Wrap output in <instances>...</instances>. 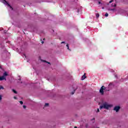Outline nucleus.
<instances>
[{"label": "nucleus", "instance_id": "obj_34", "mask_svg": "<svg viewBox=\"0 0 128 128\" xmlns=\"http://www.w3.org/2000/svg\"><path fill=\"white\" fill-rule=\"evenodd\" d=\"M44 40H45V38H44Z\"/></svg>", "mask_w": 128, "mask_h": 128}, {"label": "nucleus", "instance_id": "obj_9", "mask_svg": "<svg viewBox=\"0 0 128 128\" xmlns=\"http://www.w3.org/2000/svg\"><path fill=\"white\" fill-rule=\"evenodd\" d=\"M96 18H100V14L98 13L96 14Z\"/></svg>", "mask_w": 128, "mask_h": 128}, {"label": "nucleus", "instance_id": "obj_31", "mask_svg": "<svg viewBox=\"0 0 128 128\" xmlns=\"http://www.w3.org/2000/svg\"><path fill=\"white\" fill-rule=\"evenodd\" d=\"M18 80H20V79H18Z\"/></svg>", "mask_w": 128, "mask_h": 128}, {"label": "nucleus", "instance_id": "obj_18", "mask_svg": "<svg viewBox=\"0 0 128 128\" xmlns=\"http://www.w3.org/2000/svg\"><path fill=\"white\" fill-rule=\"evenodd\" d=\"M112 2H114V0H111L109 2V4H112Z\"/></svg>", "mask_w": 128, "mask_h": 128}, {"label": "nucleus", "instance_id": "obj_29", "mask_svg": "<svg viewBox=\"0 0 128 128\" xmlns=\"http://www.w3.org/2000/svg\"><path fill=\"white\" fill-rule=\"evenodd\" d=\"M102 10H104V8L102 7Z\"/></svg>", "mask_w": 128, "mask_h": 128}, {"label": "nucleus", "instance_id": "obj_5", "mask_svg": "<svg viewBox=\"0 0 128 128\" xmlns=\"http://www.w3.org/2000/svg\"><path fill=\"white\" fill-rule=\"evenodd\" d=\"M6 80L4 76H3L0 77V80Z\"/></svg>", "mask_w": 128, "mask_h": 128}, {"label": "nucleus", "instance_id": "obj_22", "mask_svg": "<svg viewBox=\"0 0 128 128\" xmlns=\"http://www.w3.org/2000/svg\"><path fill=\"white\" fill-rule=\"evenodd\" d=\"M97 112H100V109L98 108V110H97Z\"/></svg>", "mask_w": 128, "mask_h": 128}, {"label": "nucleus", "instance_id": "obj_33", "mask_svg": "<svg viewBox=\"0 0 128 128\" xmlns=\"http://www.w3.org/2000/svg\"><path fill=\"white\" fill-rule=\"evenodd\" d=\"M96 12H98V11L96 10Z\"/></svg>", "mask_w": 128, "mask_h": 128}, {"label": "nucleus", "instance_id": "obj_19", "mask_svg": "<svg viewBox=\"0 0 128 128\" xmlns=\"http://www.w3.org/2000/svg\"><path fill=\"white\" fill-rule=\"evenodd\" d=\"M23 108H26V106L25 105H24Z\"/></svg>", "mask_w": 128, "mask_h": 128}, {"label": "nucleus", "instance_id": "obj_6", "mask_svg": "<svg viewBox=\"0 0 128 128\" xmlns=\"http://www.w3.org/2000/svg\"><path fill=\"white\" fill-rule=\"evenodd\" d=\"M85 78H86V73L82 77V80H84Z\"/></svg>", "mask_w": 128, "mask_h": 128}, {"label": "nucleus", "instance_id": "obj_25", "mask_svg": "<svg viewBox=\"0 0 128 128\" xmlns=\"http://www.w3.org/2000/svg\"><path fill=\"white\" fill-rule=\"evenodd\" d=\"M96 120V118H93L92 120Z\"/></svg>", "mask_w": 128, "mask_h": 128}, {"label": "nucleus", "instance_id": "obj_24", "mask_svg": "<svg viewBox=\"0 0 128 128\" xmlns=\"http://www.w3.org/2000/svg\"><path fill=\"white\" fill-rule=\"evenodd\" d=\"M66 43V42H61V44H65Z\"/></svg>", "mask_w": 128, "mask_h": 128}, {"label": "nucleus", "instance_id": "obj_23", "mask_svg": "<svg viewBox=\"0 0 128 128\" xmlns=\"http://www.w3.org/2000/svg\"><path fill=\"white\" fill-rule=\"evenodd\" d=\"M114 6V7L116 6V4H114V6Z\"/></svg>", "mask_w": 128, "mask_h": 128}, {"label": "nucleus", "instance_id": "obj_13", "mask_svg": "<svg viewBox=\"0 0 128 128\" xmlns=\"http://www.w3.org/2000/svg\"><path fill=\"white\" fill-rule=\"evenodd\" d=\"M49 106L48 103H46L45 105H44V106Z\"/></svg>", "mask_w": 128, "mask_h": 128}, {"label": "nucleus", "instance_id": "obj_30", "mask_svg": "<svg viewBox=\"0 0 128 128\" xmlns=\"http://www.w3.org/2000/svg\"><path fill=\"white\" fill-rule=\"evenodd\" d=\"M0 68H2V66H0Z\"/></svg>", "mask_w": 128, "mask_h": 128}, {"label": "nucleus", "instance_id": "obj_1", "mask_svg": "<svg viewBox=\"0 0 128 128\" xmlns=\"http://www.w3.org/2000/svg\"><path fill=\"white\" fill-rule=\"evenodd\" d=\"M112 105L110 104H108V102H104L102 106H100V108L102 110V108H104L105 110H108L110 108H112Z\"/></svg>", "mask_w": 128, "mask_h": 128}, {"label": "nucleus", "instance_id": "obj_7", "mask_svg": "<svg viewBox=\"0 0 128 128\" xmlns=\"http://www.w3.org/2000/svg\"><path fill=\"white\" fill-rule=\"evenodd\" d=\"M108 10H112V12H116V8H113V9L109 8L108 9Z\"/></svg>", "mask_w": 128, "mask_h": 128}, {"label": "nucleus", "instance_id": "obj_20", "mask_svg": "<svg viewBox=\"0 0 128 128\" xmlns=\"http://www.w3.org/2000/svg\"><path fill=\"white\" fill-rule=\"evenodd\" d=\"M2 95H0V100H2Z\"/></svg>", "mask_w": 128, "mask_h": 128}, {"label": "nucleus", "instance_id": "obj_3", "mask_svg": "<svg viewBox=\"0 0 128 128\" xmlns=\"http://www.w3.org/2000/svg\"><path fill=\"white\" fill-rule=\"evenodd\" d=\"M106 90V87L104 86H102L100 90V92L101 94H104V90Z\"/></svg>", "mask_w": 128, "mask_h": 128}, {"label": "nucleus", "instance_id": "obj_2", "mask_svg": "<svg viewBox=\"0 0 128 128\" xmlns=\"http://www.w3.org/2000/svg\"><path fill=\"white\" fill-rule=\"evenodd\" d=\"M2 2L3 4H6L7 6H10V8L12 9V10H14V8H12V6H10V5L8 2H6V0H2Z\"/></svg>", "mask_w": 128, "mask_h": 128}, {"label": "nucleus", "instance_id": "obj_15", "mask_svg": "<svg viewBox=\"0 0 128 128\" xmlns=\"http://www.w3.org/2000/svg\"><path fill=\"white\" fill-rule=\"evenodd\" d=\"M105 16H106V17L108 16V14L106 13V14H105Z\"/></svg>", "mask_w": 128, "mask_h": 128}, {"label": "nucleus", "instance_id": "obj_11", "mask_svg": "<svg viewBox=\"0 0 128 128\" xmlns=\"http://www.w3.org/2000/svg\"><path fill=\"white\" fill-rule=\"evenodd\" d=\"M0 90H4V86H0Z\"/></svg>", "mask_w": 128, "mask_h": 128}, {"label": "nucleus", "instance_id": "obj_4", "mask_svg": "<svg viewBox=\"0 0 128 128\" xmlns=\"http://www.w3.org/2000/svg\"><path fill=\"white\" fill-rule=\"evenodd\" d=\"M120 110V106H116L114 108V110L116 111V112H118Z\"/></svg>", "mask_w": 128, "mask_h": 128}, {"label": "nucleus", "instance_id": "obj_27", "mask_svg": "<svg viewBox=\"0 0 128 128\" xmlns=\"http://www.w3.org/2000/svg\"><path fill=\"white\" fill-rule=\"evenodd\" d=\"M41 42H42V44H44V41H42Z\"/></svg>", "mask_w": 128, "mask_h": 128}, {"label": "nucleus", "instance_id": "obj_32", "mask_svg": "<svg viewBox=\"0 0 128 128\" xmlns=\"http://www.w3.org/2000/svg\"><path fill=\"white\" fill-rule=\"evenodd\" d=\"M21 82V84H22V82Z\"/></svg>", "mask_w": 128, "mask_h": 128}, {"label": "nucleus", "instance_id": "obj_16", "mask_svg": "<svg viewBox=\"0 0 128 128\" xmlns=\"http://www.w3.org/2000/svg\"><path fill=\"white\" fill-rule=\"evenodd\" d=\"M74 92H76V90H74V91L72 92V94H74Z\"/></svg>", "mask_w": 128, "mask_h": 128}, {"label": "nucleus", "instance_id": "obj_10", "mask_svg": "<svg viewBox=\"0 0 128 128\" xmlns=\"http://www.w3.org/2000/svg\"><path fill=\"white\" fill-rule=\"evenodd\" d=\"M12 91L13 92H14V94H18V92L16 91V90H14V89H12Z\"/></svg>", "mask_w": 128, "mask_h": 128}, {"label": "nucleus", "instance_id": "obj_17", "mask_svg": "<svg viewBox=\"0 0 128 128\" xmlns=\"http://www.w3.org/2000/svg\"><path fill=\"white\" fill-rule=\"evenodd\" d=\"M20 104H24V102H22V101H20Z\"/></svg>", "mask_w": 128, "mask_h": 128}, {"label": "nucleus", "instance_id": "obj_21", "mask_svg": "<svg viewBox=\"0 0 128 128\" xmlns=\"http://www.w3.org/2000/svg\"><path fill=\"white\" fill-rule=\"evenodd\" d=\"M14 100H17V99H18V98H17L16 96H14Z\"/></svg>", "mask_w": 128, "mask_h": 128}, {"label": "nucleus", "instance_id": "obj_12", "mask_svg": "<svg viewBox=\"0 0 128 128\" xmlns=\"http://www.w3.org/2000/svg\"><path fill=\"white\" fill-rule=\"evenodd\" d=\"M43 62H47V64H50V62H46V61L45 60H43Z\"/></svg>", "mask_w": 128, "mask_h": 128}, {"label": "nucleus", "instance_id": "obj_26", "mask_svg": "<svg viewBox=\"0 0 128 128\" xmlns=\"http://www.w3.org/2000/svg\"><path fill=\"white\" fill-rule=\"evenodd\" d=\"M98 4H102L101 2H98Z\"/></svg>", "mask_w": 128, "mask_h": 128}, {"label": "nucleus", "instance_id": "obj_28", "mask_svg": "<svg viewBox=\"0 0 128 128\" xmlns=\"http://www.w3.org/2000/svg\"><path fill=\"white\" fill-rule=\"evenodd\" d=\"M24 56H25V58H26V54H24Z\"/></svg>", "mask_w": 128, "mask_h": 128}, {"label": "nucleus", "instance_id": "obj_14", "mask_svg": "<svg viewBox=\"0 0 128 128\" xmlns=\"http://www.w3.org/2000/svg\"><path fill=\"white\" fill-rule=\"evenodd\" d=\"M66 46H67L68 50H70V47L68 46V44H67L66 45Z\"/></svg>", "mask_w": 128, "mask_h": 128}, {"label": "nucleus", "instance_id": "obj_8", "mask_svg": "<svg viewBox=\"0 0 128 128\" xmlns=\"http://www.w3.org/2000/svg\"><path fill=\"white\" fill-rule=\"evenodd\" d=\"M8 76V74L6 72H4L3 74L4 76Z\"/></svg>", "mask_w": 128, "mask_h": 128}]
</instances>
